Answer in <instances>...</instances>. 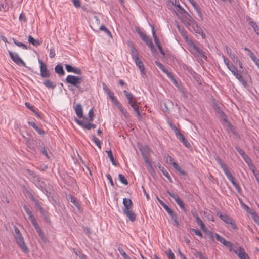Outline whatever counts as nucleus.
<instances>
[{
	"label": "nucleus",
	"instance_id": "7ed1b4c3",
	"mask_svg": "<svg viewBox=\"0 0 259 259\" xmlns=\"http://www.w3.org/2000/svg\"><path fill=\"white\" fill-rule=\"evenodd\" d=\"M66 81L69 84L77 88L80 92H83V90L80 87L79 84L83 81L82 77L69 75L66 78Z\"/></svg>",
	"mask_w": 259,
	"mask_h": 259
},
{
	"label": "nucleus",
	"instance_id": "39448f33",
	"mask_svg": "<svg viewBox=\"0 0 259 259\" xmlns=\"http://www.w3.org/2000/svg\"><path fill=\"white\" fill-rule=\"evenodd\" d=\"M9 54L11 59L17 65L26 67V63L19 56L18 54L9 51Z\"/></svg>",
	"mask_w": 259,
	"mask_h": 259
},
{
	"label": "nucleus",
	"instance_id": "a19ab883",
	"mask_svg": "<svg viewBox=\"0 0 259 259\" xmlns=\"http://www.w3.org/2000/svg\"><path fill=\"white\" fill-rule=\"evenodd\" d=\"M171 218L174 222V225L178 227L180 225V223L177 214L176 213L174 215H172Z\"/></svg>",
	"mask_w": 259,
	"mask_h": 259
},
{
	"label": "nucleus",
	"instance_id": "aec40b11",
	"mask_svg": "<svg viewBox=\"0 0 259 259\" xmlns=\"http://www.w3.org/2000/svg\"><path fill=\"white\" fill-rule=\"evenodd\" d=\"M190 3L192 4L193 7L196 10L199 16L200 17L201 19L202 20V14L201 13L200 9L198 5L196 4L194 0H188Z\"/></svg>",
	"mask_w": 259,
	"mask_h": 259
},
{
	"label": "nucleus",
	"instance_id": "e2e57ef3",
	"mask_svg": "<svg viewBox=\"0 0 259 259\" xmlns=\"http://www.w3.org/2000/svg\"><path fill=\"white\" fill-rule=\"evenodd\" d=\"M72 3H73L74 6L76 8H79L80 7L81 4L80 0H71Z\"/></svg>",
	"mask_w": 259,
	"mask_h": 259
},
{
	"label": "nucleus",
	"instance_id": "c9c22d12",
	"mask_svg": "<svg viewBox=\"0 0 259 259\" xmlns=\"http://www.w3.org/2000/svg\"><path fill=\"white\" fill-rule=\"evenodd\" d=\"M100 30L104 31L109 36L112 37L111 32L104 25H101L99 28Z\"/></svg>",
	"mask_w": 259,
	"mask_h": 259
},
{
	"label": "nucleus",
	"instance_id": "9d476101",
	"mask_svg": "<svg viewBox=\"0 0 259 259\" xmlns=\"http://www.w3.org/2000/svg\"><path fill=\"white\" fill-rule=\"evenodd\" d=\"M215 235L217 241L220 242L224 245L229 248L230 250L233 249V247L234 245V244H232L230 241L226 240L224 238L220 236L218 234L215 233Z\"/></svg>",
	"mask_w": 259,
	"mask_h": 259
},
{
	"label": "nucleus",
	"instance_id": "72a5a7b5",
	"mask_svg": "<svg viewBox=\"0 0 259 259\" xmlns=\"http://www.w3.org/2000/svg\"><path fill=\"white\" fill-rule=\"evenodd\" d=\"M170 126L171 128V129L174 131L176 137H178V136L182 134L175 125L170 123Z\"/></svg>",
	"mask_w": 259,
	"mask_h": 259
},
{
	"label": "nucleus",
	"instance_id": "dca6fc26",
	"mask_svg": "<svg viewBox=\"0 0 259 259\" xmlns=\"http://www.w3.org/2000/svg\"><path fill=\"white\" fill-rule=\"evenodd\" d=\"M134 61H135V62L136 65L139 68L142 74H145L146 71H145V66L144 65L143 62L140 59H138V60H135Z\"/></svg>",
	"mask_w": 259,
	"mask_h": 259
},
{
	"label": "nucleus",
	"instance_id": "4c0bfd02",
	"mask_svg": "<svg viewBox=\"0 0 259 259\" xmlns=\"http://www.w3.org/2000/svg\"><path fill=\"white\" fill-rule=\"evenodd\" d=\"M14 44L18 47H21L24 49H27V46L23 43L18 41L16 39L13 38Z\"/></svg>",
	"mask_w": 259,
	"mask_h": 259
},
{
	"label": "nucleus",
	"instance_id": "5701e85b",
	"mask_svg": "<svg viewBox=\"0 0 259 259\" xmlns=\"http://www.w3.org/2000/svg\"><path fill=\"white\" fill-rule=\"evenodd\" d=\"M193 27L195 32L200 34L203 39H204L205 38L206 35L203 32V31L201 28L199 27L197 24L196 25V26H193Z\"/></svg>",
	"mask_w": 259,
	"mask_h": 259
},
{
	"label": "nucleus",
	"instance_id": "6e6552de",
	"mask_svg": "<svg viewBox=\"0 0 259 259\" xmlns=\"http://www.w3.org/2000/svg\"><path fill=\"white\" fill-rule=\"evenodd\" d=\"M15 240L18 245L24 253L29 252V248L25 243L23 236L15 239Z\"/></svg>",
	"mask_w": 259,
	"mask_h": 259
},
{
	"label": "nucleus",
	"instance_id": "4468645a",
	"mask_svg": "<svg viewBox=\"0 0 259 259\" xmlns=\"http://www.w3.org/2000/svg\"><path fill=\"white\" fill-rule=\"evenodd\" d=\"M123 213L132 222H134L136 219V214L132 209L123 211Z\"/></svg>",
	"mask_w": 259,
	"mask_h": 259
},
{
	"label": "nucleus",
	"instance_id": "f257e3e1",
	"mask_svg": "<svg viewBox=\"0 0 259 259\" xmlns=\"http://www.w3.org/2000/svg\"><path fill=\"white\" fill-rule=\"evenodd\" d=\"M123 93L127 99L128 100V104L133 108V110L136 112L137 117L139 119H141L142 118V115L139 110V105L136 102V100L134 99L133 95L131 93L128 92L126 90H124Z\"/></svg>",
	"mask_w": 259,
	"mask_h": 259
},
{
	"label": "nucleus",
	"instance_id": "58836bf2",
	"mask_svg": "<svg viewBox=\"0 0 259 259\" xmlns=\"http://www.w3.org/2000/svg\"><path fill=\"white\" fill-rule=\"evenodd\" d=\"M164 157L165 158H166V162L167 163H170V164H172V165H173L174 163H176L174 161V158L171 156H169V155L165 154Z\"/></svg>",
	"mask_w": 259,
	"mask_h": 259
},
{
	"label": "nucleus",
	"instance_id": "0eeeda50",
	"mask_svg": "<svg viewBox=\"0 0 259 259\" xmlns=\"http://www.w3.org/2000/svg\"><path fill=\"white\" fill-rule=\"evenodd\" d=\"M38 62L40 64V75L42 78H48L50 76V73L48 70L46 64H44L41 60L39 59Z\"/></svg>",
	"mask_w": 259,
	"mask_h": 259
},
{
	"label": "nucleus",
	"instance_id": "13d9d810",
	"mask_svg": "<svg viewBox=\"0 0 259 259\" xmlns=\"http://www.w3.org/2000/svg\"><path fill=\"white\" fill-rule=\"evenodd\" d=\"M72 72L76 74L80 75L82 73V71L79 68L74 67Z\"/></svg>",
	"mask_w": 259,
	"mask_h": 259
},
{
	"label": "nucleus",
	"instance_id": "c03bdc74",
	"mask_svg": "<svg viewBox=\"0 0 259 259\" xmlns=\"http://www.w3.org/2000/svg\"><path fill=\"white\" fill-rule=\"evenodd\" d=\"M196 221L197 224L200 226L201 229L205 228V224L203 223L202 220L200 218L196 219Z\"/></svg>",
	"mask_w": 259,
	"mask_h": 259
},
{
	"label": "nucleus",
	"instance_id": "603ef678",
	"mask_svg": "<svg viewBox=\"0 0 259 259\" xmlns=\"http://www.w3.org/2000/svg\"><path fill=\"white\" fill-rule=\"evenodd\" d=\"M179 32L185 39H188L187 32L185 30L184 28H183L181 30H180Z\"/></svg>",
	"mask_w": 259,
	"mask_h": 259
},
{
	"label": "nucleus",
	"instance_id": "6ab92c4d",
	"mask_svg": "<svg viewBox=\"0 0 259 259\" xmlns=\"http://www.w3.org/2000/svg\"><path fill=\"white\" fill-rule=\"evenodd\" d=\"M160 69L168 76V77L171 80V81L174 82V84H177V81L174 78L171 73L169 72V71L167 69H166L164 66H163V67H161Z\"/></svg>",
	"mask_w": 259,
	"mask_h": 259
},
{
	"label": "nucleus",
	"instance_id": "6e6d98bb",
	"mask_svg": "<svg viewBox=\"0 0 259 259\" xmlns=\"http://www.w3.org/2000/svg\"><path fill=\"white\" fill-rule=\"evenodd\" d=\"M185 14V18L187 19V21H193L194 20L192 16L186 11V13H184Z\"/></svg>",
	"mask_w": 259,
	"mask_h": 259
},
{
	"label": "nucleus",
	"instance_id": "2f4dec72",
	"mask_svg": "<svg viewBox=\"0 0 259 259\" xmlns=\"http://www.w3.org/2000/svg\"><path fill=\"white\" fill-rule=\"evenodd\" d=\"M120 111V112L121 113L122 115L125 117V118H128L130 117V114L128 113L125 110L124 108L122 107V105L121 104L118 107H117Z\"/></svg>",
	"mask_w": 259,
	"mask_h": 259
},
{
	"label": "nucleus",
	"instance_id": "774afa93",
	"mask_svg": "<svg viewBox=\"0 0 259 259\" xmlns=\"http://www.w3.org/2000/svg\"><path fill=\"white\" fill-rule=\"evenodd\" d=\"M23 207H24V209L26 213L28 215H30V214H31L32 213L31 211L29 209V208L26 205H24L23 206Z\"/></svg>",
	"mask_w": 259,
	"mask_h": 259
},
{
	"label": "nucleus",
	"instance_id": "c85d7f7f",
	"mask_svg": "<svg viewBox=\"0 0 259 259\" xmlns=\"http://www.w3.org/2000/svg\"><path fill=\"white\" fill-rule=\"evenodd\" d=\"M28 42L34 46H38L40 45V42L38 40L35 39L32 36L29 35L28 37Z\"/></svg>",
	"mask_w": 259,
	"mask_h": 259
},
{
	"label": "nucleus",
	"instance_id": "ea45409f",
	"mask_svg": "<svg viewBox=\"0 0 259 259\" xmlns=\"http://www.w3.org/2000/svg\"><path fill=\"white\" fill-rule=\"evenodd\" d=\"M93 140L99 149L101 148V142L95 135H93Z\"/></svg>",
	"mask_w": 259,
	"mask_h": 259
},
{
	"label": "nucleus",
	"instance_id": "79ce46f5",
	"mask_svg": "<svg viewBox=\"0 0 259 259\" xmlns=\"http://www.w3.org/2000/svg\"><path fill=\"white\" fill-rule=\"evenodd\" d=\"M39 149L41 152V153L44 155L45 156H46L48 159L49 158V156L47 152V151L44 146H40L39 147Z\"/></svg>",
	"mask_w": 259,
	"mask_h": 259
},
{
	"label": "nucleus",
	"instance_id": "2eb2a0df",
	"mask_svg": "<svg viewBox=\"0 0 259 259\" xmlns=\"http://www.w3.org/2000/svg\"><path fill=\"white\" fill-rule=\"evenodd\" d=\"M130 47L131 51V55L133 60H135L139 59V54L137 49L132 44H131Z\"/></svg>",
	"mask_w": 259,
	"mask_h": 259
},
{
	"label": "nucleus",
	"instance_id": "20e7f679",
	"mask_svg": "<svg viewBox=\"0 0 259 259\" xmlns=\"http://www.w3.org/2000/svg\"><path fill=\"white\" fill-rule=\"evenodd\" d=\"M233 248L230 251H233L240 259H250L248 255L245 252L242 247L234 245Z\"/></svg>",
	"mask_w": 259,
	"mask_h": 259
},
{
	"label": "nucleus",
	"instance_id": "f704fd0d",
	"mask_svg": "<svg viewBox=\"0 0 259 259\" xmlns=\"http://www.w3.org/2000/svg\"><path fill=\"white\" fill-rule=\"evenodd\" d=\"M118 178L121 183L126 185L128 184V181L124 175L121 174H119Z\"/></svg>",
	"mask_w": 259,
	"mask_h": 259
},
{
	"label": "nucleus",
	"instance_id": "423d86ee",
	"mask_svg": "<svg viewBox=\"0 0 259 259\" xmlns=\"http://www.w3.org/2000/svg\"><path fill=\"white\" fill-rule=\"evenodd\" d=\"M167 194L172 197L177 203V204L179 206L182 210H183L185 212H186V209L185 206V204L182 200L179 198V196L177 194H175L170 192L169 191H167Z\"/></svg>",
	"mask_w": 259,
	"mask_h": 259
},
{
	"label": "nucleus",
	"instance_id": "4d7b16f0",
	"mask_svg": "<svg viewBox=\"0 0 259 259\" xmlns=\"http://www.w3.org/2000/svg\"><path fill=\"white\" fill-rule=\"evenodd\" d=\"M196 254L200 258V259H207V257L204 255L200 251H196Z\"/></svg>",
	"mask_w": 259,
	"mask_h": 259
},
{
	"label": "nucleus",
	"instance_id": "338daca9",
	"mask_svg": "<svg viewBox=\"0 0 259 259\" xmlns=\"http://www.w3.org/2000/svg\"><path fill=\"white\" fill-rule=\"evenodd\" d=\"M106 177L109 180V182H110L111 185L112 186H114V183H113V180L112 179V177H111V175L109 174H108L106 175Z\"/></svg>",
	"mask_w": 259,
	"mask_h": 259
},
{
	"label": "nucleus",
	"instance_id": "052dcab7",
	"mask_svg": "<svg viewBox=\"0 0 259 259\" xmlns=\"http://www.w3.org/2000/svg\"><path fill=\"white\" fill-rule=\"evenodd\" d=\"M111 101L113 103V104H114L117 107H118L119 105H121V104L117 100L116 97L112 98V99H111Z\"/></svg>",
	"mask_w": 259,
	"mask_h": 259
},
{
	"label": "nucleus",
	"instance_id": "1a4fd4ad",
	"mask_svg": "<svg viewBox=\"0 0 259 259\" xmlns=\"http://www.w3.org/2000/svg\"><path fill=\"white\" fill-rule=\"evenodd\" d=\"M151 29H152V35L154 38V42H155L156 46L157 47L158 49H159L160 53L163 55H165V53L163 51L160 44V42L158 40V38L156 34L155 29H154V26L153 25H151Z\"/></svg>",
	"mask_w": 259,
	"mask_h": 259
},
{
	"label": "nucleus",
	"instance_id": "cd10ccee",
	"mask_svg": "<svg viewBox=\"0 0 259 259\" xmlns=\"http://www.w3.org/2000/svg\"><path fill=\"white\" fill-rule=\"evenodd\" d=\"M218 214L219 215V218L223 221H224V222H225L227 224H228L229 221H231L232 218H230L229 215H228L227 214H226L225 213H224V214L220 213L219 214V213H218Z\"/></svg>",
	"mask_w": 259,
	"mask_h": 259
},
{
	"label": "nucleus",
	"instance_id": "393cba45",
	"mask_svg": "<svg viewBox=\"0 0 259 259\" xmlns=\"http://www.w3.org/2000/svg\"><path fill=\"white\" fill-rule=\"evenodd\" d=\"M43 84L49 89L52 90L54 89L56 87V84H54L51 80L47 79L43 82Z\"/></svg>",
	"mask_w": 259,
	"mask_h": 259
},
{
	"label": "nucleus",
	"instance_id": "de8ad7c7",
	"mask_svg": "<svg viewBox=\"0 0 259 259\" xmlns=\"http://www.w3.org/2000/svg\"><path fill=\"white\" fill-rule=\"evenodd\" d=\"M237 79L241 83V84L243 85L244 87H247V83L245 79L243 78L242 76H240V77L237 78Z\"/></svg>",
	"mask_w": 259,
	"mask_h": 259
},
{
	"label": "nucleus",
	"instance_id": "49530a36",
	"mask_svg": "<svg viewBox=\"0 0 259 259\" xmlns=\"http://www.w3.org/2000/svg\"><path fill=\"white\" fill-rule=\"evenodd\" d=\"M228 224L230 225L232 229L234 230L238 229V227L232 218L231 219V221H229Z\"/></svg>",
	"mask_w": 259,
	"mask_h": 259
},
{
	"label": "nucleus",
	"instance_id": "ddd939ff",
	"mask_svg": "<svg viewBox=\"0 0 259 259\" xmlns=\"http://www.w3.org/2000/svg\"><path fill=\"white\" fill-rule=\"evenodd\" d=\"M228 179L231 181V182L232 183L233 186L236 188V190L239 193H240L241 192V189L239 186V185L235 181L234 178L232 175L229 172L227 175H226Z\"/></svg>",
	"mask_w": 259,
	"mask_h": 259
},
{
	"label": "nucleus",
	"instance_id": "8fccbe9b",
	"mask_svg": "<svg viewBox=\"0 0 259 259\" xmlns=\"http://www.w3.org/2000/svg\"><path fill=\"white\" fill-rule=\"evenodd\" d=\"M89 117V121H93V117L94 116V113L93 111V109H91L89 110L88 113Z\"/></svg>",
	"mask_w": 259,
	"mask_h": 259
},
{
	"label": "nucleus",
	"instance_id": "69168bd1",
	"mask_svg": "<svg viewBox=\"0 0 259 259\" xmlns=\"http://www.w3.org/2000/svg\"><path fill=\"white\" fill-rule=\"evenodd\" d=\"M55 51L54 49L51 48L50 50L49 56L51 58H53L55 56Z\"/></svg>",
	"mask_w": 259,
	"mask_h": 259
},
{
	"label": "nucleus",
	"instance_id": "f8f14e48",
	"mask_svg": "<svg viewBox=\"0 0 259 259\" xmlns=\"http://www.w3.org/2000/svg\"><path fill=\"white\" fill-rule=\"evenodd\" d=\"M141 39L146 43V44L151 49V51L155 50L154 45L152 43V39L146 34L143 35Z\"/></svg>",
	"mask_w": 259,
	"mask_h": 259
},
{
	"label": "nucleus",
	"instance_id": "b1692460",
	"mask_svg": "<svg viewBox=\"0 0 259 259\" xmlns=\"http://www.w3.org/2000/svg\"><path fill=\"white\" fill-rule=\"evenodd\" d=\"M55 71L56 73L60 75H64L65 74L63 66L61 64H58L55 66Z\"/></svg>",
	"mask_w": 259,
	"mask_h": 259
},
{
	"label": "nucleus",
	"instance_id": "7c9ffc66",
	"mask_svg": "<svg viewBox=\"0 0 259 259\" xmlns=\"http://www.w3.org/2000/svg\"><path fill=\"white\" fill-rule=\"evenodd\" d=\"M106 152L108 154V156L110 158V161H111L113 165L117 166L118 165V163L116 162V161L114 160L113 155L112 154L111 150L109 151H106Z\"/></svg>",
	"mask_w": 259,
	"mask_h": 259
},
{
	"label": "nucleus",
	"instance_id": "473e14b6",
	"mask_svg": "<svg viewBox=\"0 0 259 259\" xmlns=\"http://www.w3.org/2000/svg\"><path fill=\"white\" fill-rule=\"evenodd\" d=\"M217 113L220 115L222 119L224 120L225 122L227 121V116L225 113L219 108H218Z\"/></svg>",
	"mask_w": 259,
	"mask_h": 259
},
{
	"label": "nucleus",
	"instance_id": "412c9836",
	"mask_svg": "<svg viewBox=\"0 0 259 259\" xmlns=\"http://www.w3.org/2000/svg\"><path fill=\"white\" fill-rule=\"evenodd\" d=\"M75 110L76 114V115L79 118L83 117V111H82V107L80 104H78L76 105L75 107Z\"/></svg>",
	"mask_w": 259,
	"mask_h": 259
},
{
	"label": "nucleus",
	"instance_id": "5fc2aeb1",
	"mask_svg": "<svg viewBox=\"0 0 259 259\" xmlns=\"http://www.w3.org/2000/svg\"><path fill=\"white\" fill-rule=\"evenodd\" d=\"M223 58L224 60V62L226 65L227 66V68H228V66L230 67V66L232 65L233 64H230L229 63V60L228 59H227L224 55H223Z\"/></svg>",
	"mask_w": 259,
	"mask_h": 259
},
{
	"label": "nucleus",
	"instance_id": "864d4df0",
	"mask_svg": "<svg viewBox=\"0 0 259 259\" xmlns=\"http://www.w3.org/2000/svg\"><path fill=\"white\" fill-rule=\"evenodd\" d=\"M192 231L193 232H194L195 234V235L200 236V238L203 237V235L200 230H199L198 229H192Z\"/></svg>",
	"mask_w": 259,
	"mask_h": 259
},
{
	"label": "nucleus",
	"instance_id": "f3484780",
	"mask_svg": "<svg viewBox=\"0 0 259 259\" xmlns=\"http://www.w3.org/2000/svg\"><path fill=\"white\" fill-rule=\"evenodd\" d=\"M215 160H217V162L220 165L221 167L223 169V170L226 175H227L228 174H229L230 172L226 165L222 162L221 159L219 157H216Z\"/></svg>",
	"mask_w": 259,
	"mask_h": 259
},
{
	"label": "nucleus",
	"instance_id": "a18cd8bd",
	"mask_svg": "<svg viewBox=\"0 0 259 259\" xmlns=\"http://www.w3.org/2000/svg\"><path fill=\"white\" fill-rule=\"evenodd\" d=\"M228 69L234 75L236 74V73L238 72L237 69L233 64L230 67L228 66Z\"/></svg>",
	"mask_w": 259,
	"mask_h": 259
},
{
	"label": "nucleus",
	"instance_id": "0e129e2a",
	"mask_svg": "<svg viewBox=\"0 0 259 259\" xmlns=\"http://www.w3.org/2000/svg\"><path fill=\"white\" fill-rule=\"evenodd\" d=\"M167 255L169 259H175V255L170 249L169 250Z\"/></svg>",
	"mask_w": 259,
	"mask_h": 259
},
{
	"label": "nucleus",
	"instance_id": "a878e982",
	"mask_svg": "<svg viewBox=\"0 0 259 259\" xmlns=\"http://www.w3.org/2000/svg\"><path fill=\"white\" fill-rule=\"evenodd\" d=\"M249 25L253 28L256 34L259 36V26L251 19L249 22Z\"/></svg>",
	"mask_w": 259,
	"mask_h": 259
},
{
	"label": "nucleus",
	"instance_id": "9b49d317",
	"mask_svg": "<svg viewBox=\"0 0 259 259\" xmlns=\"http://www.w3.org/2000/svg\"><path fill=\"white\" fill-rule=\"evenodd\" d=\"M123 204L124 205V207L122 209L123 212L133 209V203L131 199L129 198H124L123 199Z\"/></svg>",
	"mask_w": 259,
	"mask_h": 259
},
{
	"label": "nucleus",
	"instance_id": "3c124183",
	"mask_svg": "<svg viewBox=\"0 0 259 259\" xmlns=\"http://www.w3.org/2000/svg\"><path fill=\"white\" fill-rule=\"evenodd\" d=\"M25 105L26 107L31 110L33 113H35V110L34 109V107L33 105H31L28 102H25Z\"/></svg>",
	"mask_w": 259,
	"mask_h": 259
},
{
	"label": "nucleus",
	"instance_id": "09e8293b",
	"mask_svg": "<svg viewBox=\"0 0 259 259\" xmlns=\"http://www.w3.org/2000/svg\"><path fill=\"white\" fill-rule=\"evenodd\" d=\"M118 250L119 251V253L121 254V255L122 256L124 259L128 256L127 254L125 253V252L123 250L122 248L119 247L118 248Z\"/></svg>",
	"mask_w": 259,
	"mask_h": 259
},
{
	"label": "nucleus",
	"instance_id": "680f3d73",
	"mask_svg": "<svg viewBox=\"0 0 259 259\" xmlns=\"http://www.w3.org/2000/svg\"><path fill=\"white\" fill-rule=\"evenodd\" d=\"M73 67L69 64H65V68L67 72H72L73 70Z\"/></svg>",
	"mask_w": 259,
	"mask_h": 259
},
{
	"label": "nucleus",
	"instance_id": "e433bc0d",
	"mask_svg": "<svg viewBox=\"0 0 259 259\" xmlns=\"http://www.w3.org/2000/svg\"><path fill=\"white\" fill-rule=\"evenodd\" d=\"M69 199L70 201L73 203L76 207L79 208L80 205L78 202L76 200L75 197L73 196L72 195H70Z\"/></svg>",
	"mask_w": 259,
	"mask_h": 259
},
{
	"label": "nucleus",
	"instance_id": "bf43d9fd",
	"mask_svg": "<svg viewBox=\"0 0 259 259\" xmlns=\"http://www.w3.org/2000/svg\"><path fill=\"white\" fill-rule=\"evenodd\" d=\"M143 157H144V161H145V163H147L148 164L149 167L152 168V164L149 160V157L148 156H146L145 155H144Z\"/></svg>",
	"mask_w": 259,
	"mask_h": 259
},
{
	"label": "nucleus",
	"instance_id": "37998d69",
	"mask_svg": "<svg viewBox=\"0 0 259 259\" xmlns=\"http://www.w3.org/2000/svg\"><path fill=\"white\" fill-rule=\"evenodd\" d=\"M205 217L209 221H214V218L212 215V212L209 211L208 213L204 212Z\"/></svg>",
	"mask_w": 259,
	"mask_h": 259
},
{
	"label": "nucleus",
	"instance_id": "a211bd4d",
	"mask_svg": "<svg viewBox=\"0 0 259 259\" xmlns=\"http://www.w3.org/2000/svg\"><path fill=\"white\" fill-rule=\"evenodd\" d=\"M157 166L159 170L162 172L163 175H164L168 179L169 182L170 183L172 182V179L168 171L163 166H162L159 163H158Z\"/></svg>",
	"mask_w": 259,
	"mask_h": 259
},
{
	"label": "nucleus",
	"instance_id": "bb28decb",
	"mask_svg": "<svg viewBox=\"0 0 259 259\" xmlns=\"http://www.w3.org/2000/svg\"><path fill=\"white\" fill-rule=\"evenodd\" d=\"M34 228L36 229L37 232L38 234V235L41 238L42 240L44 242H46V238H45L44 233L43 231H42L41 229L40 228V226H39V225L37 226H35Z\"/></svg>",
	"mask_w": 259,
	"mask_h": 259
},
{
	"label": "nucleus",
	"instance_id": "f03ea898",
	"mask_svg": "<svg viewBox=\"0 0 259 259\" xmlns=\"http://www.w3.org/2000/svg\"><path fill=\"white\" fill-rule=\"evenodd\" d=\"M191 53L195 57H197L200 59L207 60V57L205 54V52H203L199 47L195 45L193 42L189 44Z\"/></svg>",
	"mask_w": 259,
	"mask_h": 259
},
{
	"label": "nucleus",
	"instance_id": "c756f323",
	"mask_svg": "<svg viewBox=\"0 0 259 259\" xmlns=\"http://www.w3.org/2000/svg\"><path fill=\"white\" fill-rule=\"evenodd\" d=\"M172 166L176 170L180 172V174L183 176L186 175V172L182 169L181 167L177 163H174Z\"/></svg>",
	"mask_w": 259,
	"mask_h": 259
},
{
	"label": "nucleus",
	"instance_id": "4be33fe9",
	"mask_svg": "<svg viewBox=\"0 0 259 259\" xmlns=\"http://www.w3.org/2000/svg\"><path fill=\"white\" fill-rule=\"evenodd\" d=\"M179 140H180L184 145L187 148H189L191 147V144L190 143L185 139L184 135L181 134L180 135L178 136V137H177Z\"/></svg>",
	"mask_w": 259,
	"mask_h": 259
}]
</instances>
